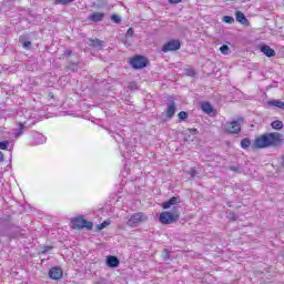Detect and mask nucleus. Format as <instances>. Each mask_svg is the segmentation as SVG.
Returning <instances> with one entry per match:
<instances>
[{
  "mask_svg": "<svg viewBox=\"0 0 284 284\" xmlns=\"http://www.w3.org/2000/svg\"><path fill=\"white\" fill-rule=\"evenodd\" d=\"M284 143V134L278 132L264 133L255 138L253 150H265L267 148H281Z\"/></svg>",
  "mask_w": 284,
  "mask_h": 284,
  "instance_id": "f257e3e1",
  "label": "nucleus"
},
{
  "mask_svg": "<svg viewBox=\"0 0 284 284\" xmlns=\"http://www.w3.org/2000/svg\"><path fill=\"white\" fill-rule=\"evenodd\" d=\"M243 123V118H239L237 120L229 121L223 126L222 130L225 134H241Z\"/></svg>",
  "mask_w": 284,
  "mask_h": 284,
  "instance_id": "f03ea898",
  "label": "nucleus"
},
{
  "mask_svg": "<svg viewBox=\"0 0 284 284\" xmlns=\"http://www.w3.org/2000/svg\"><path fill=\"white\" fill-rule=\"evenodd\" d=\"M179 219H181V213L179 211L162 212L159 216V221L162 225H172V223H176Z\"/></svg>",
  "mask_w": 284,
  "mask_h": 284,
  "instance_id": "7ed1b4c3",
  "label": "nucleus"
},
{
  "mask_svg": "<svg viewBox=\"0 0 284 284\" xmlns=\"http://www.w3.org/2000/svg\"><path fill=\"white\" fill-rule=\"evenodd\" d=\"M71 225L73 230H92V227H94V223L92 222H88V220H85V217H83V215H80L78 217H74L71 221Z\"/></svg>",
  "mask_w": 284,
  "mask_h": 284,
  "instance_id": "20e7f679",
  "label": "nucleus"
},
{
  "mask_svg": "<svg viewBox=\"0 0 284 284\" xmlns=\"http://www.w3.org/2000/svg\"><path fill=\"white\" fill-rule=\"evenodd\" d=\"M148 221V214L143 212L133 213L130 219L126 222V225L129 227H136L138 225H141V223H145Z\"/></svg>",
  "mask_w": 284,
  "mask_h": 284,
  "instance_id": "39448f33",
  "label": "nucleus"
},
{
  "mask_svg": "<svg viewBox=\"0 0 284 284\" xmlns=\"http://www.w3.org/2000/svg\"><path fill=\"white\" fill-rule=\"evenodd\" d=\"M129 63L134 70H143V68L148 67L150 61H148V58L144 55H134L130 58Z\"/></svg>",
  "mask_w": 284,
  "mask_h": 284,
  "instance_id": "423d86ee",
  "label": "nucleus"
},
{
  "mask_svg": "<svg viewBox=\"0 0 284 284\" xmlns=\"http://www.w3.org/2000/svg\"><path fill=\"white\" fill-rule=\"evenodd\" d=\"M176 50H181L180 40H170L162 47V52H176Z\"/></svg>",
  "mask_w": 284,
  "mask_h": 284,
  "instance_id": "0eeeda50",
  "label": "nucleus"
},
{
  "mask_svg": "<svg viewBox=\"0 0 284 284\" xmlns=\"http://www.w3.org/2000/svg\"><path fill=\"white\" fill-rule=\"evenodd\" d=\"M49 278L52 281H60V278H63V270L59 266H53L49 270Z\"/></svg>",
  "mask_w": 284,
  "mask_h": 284,
  "instance_id": "6e6552de",
  "label": "nucleus"
},
{
  "mask_svg": "<svg viewBox=\"0 0 284 284\" xmlns=\"http://www.w3.org/2000/svg\"><path fill=\"white\" fill-rule=\"evenodd\" d=\"M103 19H105V13L103 12H93L88 17V21L92 23H99V21H103Z\"/></svg>",
  "mask_w": 284,
  "mask_h": 284,
  "instance_id": "1a4fd4ad",
  "label": "nucleus"
},
{
  "mask_svg": "<svg viewBox=\"0 0 284 284\" xmlns=\"http://www.w3.org/2000/svg\"><path fill=\"white\" fill-rule=\"evenodd\" d=\"M235 19L237 23H241V26H250V20L245 18V13L242 11H236L235 12Z\"/></svg>",
  "mask_w": 284,
  "mask_h": 284,
  "instance_id": "9d476101",
  "label": "nucleus"
},
{
  "mask_svg": "<svg viewBox=\"0 0 284 284\" xmlns=\"http://www.w3.org/2000/svg\"><path fill=\"white\" fill-rule=\"evenodd\" d=\"M261 52H263V54H265V57L272 58V57H276V51H274V49H271L270 45L263 44L260 48Z\"/></svg>",
  "mask_w": 284,
  "mask_h": 284,
  "instance_id": "9b49d317",
  "label": "nucleus"
},
{
  "mask_svg": "<svg viewBox=\"0 0 284 284\" xmlns=\"http://www.w3.org/2000/svg\"><path fill=\"white\" fill-rule=\"evenodd\" d=\"M120 263L121 262L119 261V257H116L114 255H110L106 257L108 267H119Z\"/></svg>",
  "mask_w": 284,
  "mask_h": 284,
  "instance_id": "f8f14e48",
  "label": "nucleus"
},
{
  "mask_svg": "<svg viewBox=\"0 0 284 284\" xmlns=\"http://www.w3.org/2000/svg\"><path fill=\"white\" fill-rule=\"evenodd\" d=\"M176 114V102L172 101L166 108L168 119H172Z\"/></svg>",
  "mask_w": 284,
  "mask_h": 284,
  "instance_id": "ddd939ff",
  "label": "nucleus"
},
{
  "mask_svg": "<svg viewBox=\"0 0 284 284\" xmlns=\"http://www.w3.org/2000/svg\"><path fill=\"white\" fill-rule=\"evenodd\" d=\"M180 203L179 197L173 196L169 201L162 203L163 210H170L172 205H178Z\"/></svg>",
  "mask_w": 284,
  "mask_h": 284,
  "instance_id": "4468645a",
  "label": "nucleus"
},
{
  "mask_svg": "<svg viewBox=\"0 0 284 284\" xmlns=\"http://www.w3.org/2000/svg\"><path fill=\"white\" fill-rule=\"evenodd\" d=\"M267 105L278 108L280 110H284V102L281 100H270L267 101Z\"/></svg>",
  "mask_w": 284,
  "mask_h": 284,
  "instance_id": "2eb2a0df",
  "label": "nucleus"
},
{
  "mask_svg": "<svg viewBox=\"0 0 284 284\" xmlns=\"http://www.w3.org/2000/svg\"><path fill=\"white\" fill-rule=\"evenodd\" d=\"M23 132H26V122H20L18 123V129H17V132L14 133V138L19 139V136H21Z\"/></svg>",
  "mask_w": 284,
  "mask_h": 284,
  "instance_id": "dca6fc26",
  "label": "nucleus"
},
{
  "mask_svg": "<svg viewBox=\"0 0 284 284\" xmlns=\"http://www.w3.org/2000/svg\"><path fill=\"white\" fill-rule=\"evenodd\" d=\"M201 108L205 112V114H212V112H214V108H212V104L210 102H203L201 104Z\"/></svg>",
  "mask_w": 284,
  "mask_h": 284,
  "instance_id": "f3484780",
  "label": "nucleus"
},
{
  "mask_svg": "<svg viewBox=\"0 0 284 284\" xmlns=\"http://www.w3.org/2000/svg\"><path fill=\"white\" fill-rule=\"evenodd\" d=\"M271 128H273V130H283V121L280 120H275L271 123Z\"/></svg>",
  "mask_w": 284,
  "mask_h": 284,
  "instance_id": "a211bd4d",
  "label": "nucleus"
},
{
  "mask_svg": "<svg viewBox=\"0 0 284 284\" xmlns=\"http://www.w3.org/2000/svg\"><path fill=\"white\" fill-rule=\"evenodd\" d=\"M252 145V141L250 140V138H244L241 141V148H243V150H247V148H250Z\"/></svg>",
  "mask_w": 284,
  "mask_h": 284,
  "instance_id": "6ab92c4d",
  "label": "nucleus"
},
{
  "mask_svg": "<svg viewBox=\"0 0 284 284\" xmlns=\"http://www.w3.org/2000/svg\"><path fill=\"white\" fill-rule=\"evenodd\" d=\"M90 43L92 48H102L103 45V41L99 39H91Z\"/></svg>",
  "mask_w": 284,
  "mask_h": 284,
  "instance_id": "aec40b11",
  "label": "nucleus"
},
{
  "mask_svg": "<svg viewBox=\"0 0 284 284\" xmlns=\"http://www.w3.org/2000/svg\"><path fill=\"white\" fill-rule=\"evenodd\" d=\"M220 52H221V54H224V55L230 54V47H229L227 44H223V45L220 48Z\"/></svg>",
  "mask_w": 284,
  "mask_h": 284,
  "instance_id": "412c9836",
  "label": "nucleus"
},
{
  "mask_svg": "<svg viewBox=\"0 0 284 284\" xmlns=\"http://www.w3.org/2000/svg\"><path fill=\"white\" fill-rule=\"evenodd\" d=\"M187 116H190V114L185 111H181L180 113H178V119L180 121H185L187 119Z\"/></svg>",
  "mask_w": 284,
  "mask_h": 284,
  "instance_id": "4be33fe9",
  "label": "nucleus"
},
{
  "mask_svg": "<svg viewBox=\"0 0 284 284\" xmlns=\"http://www.w3.org/2000/svg\"><path fill=\"white\" fill-rule=\"evenodd\" d=\"M58 6H68V3H72L74 0H54Z\"/></svg>",
  "mask_w": 284,
  "mask_h": 284,
  "instance_id": "5701e85b",
  "label": "nucleus"
},
{
  "mask_svg": "<svg viewBox=\"0 0 284 284\" xmlns=\"http://www.w3.org/2000/svg\"><path fill=\"white\" fill-rule=\"evenodd\" d=\"M111 21L113 23H121V17H119V14H112L111 16Z\"/></svg>",
  "mask_w": 284,
  "mask_h": 284,
  "instance_id": "b1692460",
  "label": "nucleus"
},
{
  "mask_svg": "<svg viewBox=\"0 0 284 284\" xmlns=\"http://www.w3.org/2000/svg\"><path fill=\"white\" fill-rule=\"evenodd\" d=\"M223 21H224L225 23L232 24V23H234V18H232V16H224V17H223Z\"/></svg>",
  "mask_w": 284,
  "mask_h": 284,
  "instance_id": "393cba45",
  "label": "nucleus"
},
{
  "mask_svg": "<svg viewBox=\"0 0 284 284\" xmlns=\"http://www.w3.org/2000/svg\"><path fill=\"white\" fill-rule=\"evenodd\" d=\"M186 77H196V71L194 69H185Z\"/></svg>",
  "mask_w": 284,
  "mask_h": 284,
  "instance_id": "a878e982",
  "label": "nucleus"
},
{
  "mask_svg": "<svg viewBox=\"0 0 284 284\" xmlns=\"http://www.w3.org/2000/svg\"><path fill=\"white\" fill-rule=\"evenodd\" d=\"M10 142L8 140L0 142V150H8Z\"/></svg>",
  "mask_w": 284,
  "mask_h": 284,
  "instance_id": "bb28decb",
  "label": "nucleus"
},
{
  "mask_svg": "<svg viewBox=\"0 0 284 284\" xmlns=\"http://www.w3.org/2000/svg\"><path fill=\"white\" fill-rule=\"evenodd\" d=\"M108 225H110V222L104 221L101 224H99L97 227L99 231H101V230H105V227H108Z\"/></svg>",
  "mask_w": 284,
  "mask_h": 284,
  "instance_id": "cd10ccee",
  "label": "nucleus"
},
{
  "mask_svg": "<svg viewBox=\"0 0 284 284\" xmlns=\"http://www.w3.org/2000/svg\"><path fill=\"white\" fill-rule=\"evenodd\" d=\"M22 48H24V50H30V48H32V42L24 41L23 44H22Z\"/></svg>",
  "mask_w": 284,
  "mask_h": 284,
  "instance_id": "c85d7f7f",
  "label": "nucleus"
},
{
  "mask_svg": "<svg viewBox=\"0 0 284 284\" xmlns=\"http://www.w3.org/2000/svg\"><path fill=\"white\" fill-rule=\"evenodd\" d=\"M50 250H52V246H48V245L43 246L42 254H45L47 252H50Z\"/></svg>",
  "mask_w": 284,
  "mask_h": 284,
  "instance_id": "c756f323",
  "label": "nucleus"
},
{
  "mask_svg": "<svg viewBox=\"0 0 284 284\" xmlns=\"http://www.w3.org/2000/svg\"><path fill=\"white\" fill-rule=\"evenodd\" d=\"M126 34L132 37V34H134V29L133 28H129L128 31H126Z\"/></svg>",
  "mask_w": 284,
  "mask_h": 284,
  "instance_id": "7c9ffc66",
  "label": "nucleus"
},
{
  "mask_svg": "<svg viewBox=\"0 0 284 284\" xmlns=\"http://www.w3.org/2000/svg\"><path fill=\"white\" fill-rule=\"evenodd\" d=\"M64 57H72V51L71 50L64 51Z\"/></svg>",
  "mask_w": 284,
  "mask_h": 284,
  "instance_id": "2f4dec72",
  "label": "nucleus"
},
{
  "mask_svg": "<svg viewBox=\"0 0 284 284\" xmlns=\"http://www.w3.org/2000/svg\"><path fill=\"white\" fill-rule=\"evenodd\" d=\"M183 0H169V3H181Z\"/></svg>",
  "mask_w": 284,
  "mask_h": 284,
  "instance_id": "473e14b6",
  "label": "nucleus"
},
{
  "mask_svg": "<svg viewBox=\"0 0 284 284\" xmlns=\"http://www.w3.org/2000/svg\"><path fill=\"white\" fill-rule=\"evenodd\" d=\"M190 132H199L196 129H190Z\"/></svg>",
  "mask_w": 284,
  "mask_h": 284,
  "instance_id": "72a5a7b5",
  "label": "nucleus"
},
{
  "mask_svg": "<svg viewBox=\"0 0 284 284\" xmlns=\"http://www.w3.org/2000/svg\"><path fill=\"white\" fill-rule=\"evenodd\" d=\"M164 252L168 254V250H164Z\"/></svg>",
  "mask_w": 284,
  "mask_h": 284,
  "instance_id": "f704fd0d",
  "label": "nucleus"
}]
</instances>
